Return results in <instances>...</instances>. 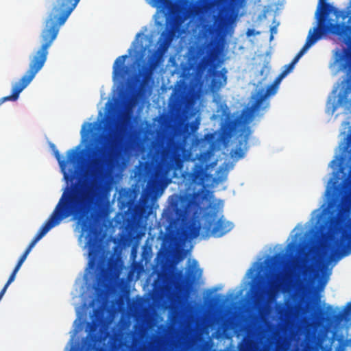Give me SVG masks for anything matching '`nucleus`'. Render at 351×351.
Returning a JSON list of instances; mask_svg holds the SVG:
<instances>
[{"label": "nucleus", "mask_w": 351, "mask_h": 351, "mask_svg": "<svg viewBox=\"0 0 351 351\" xmlns=\"http://www.w3.org/2000/svg\"><path fill=\"white\" fill-rule=\"evenodd\" d=\"M67 185L48 219L33 239L40 240L63 219L73 217L82 233L88 232V268L98 269L101 258V239L93 229L97 208L108 193L106 181L122 180L123 177H63Z\"/></svg>", "instance_id": "nucleus-1"}, {"label": "nucleus", "mask_w": 351, "mask_h": 351, "mask_svg": "<svg viewBox=\"0 0 351 351\" xmlns=\"http://www.w3.org/2000/svg\"><path fill=\"white\" fill-rule=\"evenodd\" d=\"M134 120L131 112H125L108 134L88 142L82 147L95 128V123H84L81 130V143L67 150L65 157L52 144L53 155L63 176H123L121 173L112 174L110 171L125 151Z\"/></svg>", "instance_id": "nucleus-2"}, {"label": "nucleus", "mask_w": 351, "mask_h": 351, "mask_svg": "<svg viewBox=\"0 0 351 351\" xmlns=\"http://www.w3.org/2000/svg\"><path fill=\"white\" fill-rule=\"evenodd\" d=\"M351 177H331L326 191L328 199V206L323 210L327 215L324 225L328 231L337 228L348 217V203L351 200ZM330 254L324 259L328 263L335 257L340 258L347 256L351 251V218L348 221V229L343 230L339 239L334 241L330 247Z\"/></svg>", "instance_id": "nucleus-3"}, {"label": "nucleus", "mask_w": 351, "mask_h": 351, "mask_svg": "<svg viewBox=\"0 0 351 351\" xmlns=\"http://www.w3.org/2000/svg\"><path fill=\"white\" fill-rule=\"evenodd\" d=\"M79 1L80 0H55L40 34V47L31 58L25 74L13 85L12 94L0 99V106L7 101H16L20 93L43 68L47 58L48 49L57 38L60 27L66 22Z\"/></svg>", "instance_id": "nucleus-4"}, {"label": "nucleus", "mask_w": 351, "mask_h": 351, "mask_svg": "<svg viewBox=\"0 0 351 351\" xmlns=\"http://www.w3.org/2000/svg\"><path fill=\"white\" fill-rule=\"evenodd\" d=\"M131 180H149L143 190L138 202L136 199L137 193L134 191H128L120 197L119 203L120 208L125 210L128 221L137 222L146 219L152 213L153 205L162 193L166 185L172 182L176 177H130ZM183 180L202 182L223 180L226 177H181Z\"/></svg>", "instance_id": "nucleus-5"}, {"label": "nucleus", "mask_w": 351, "mask_h": 351, "mask_svg": "<svg viewBox=\"0 0 351 351\" xmlns=\"http://www.w3.org/2000/svg\"><path fill=\"white\" fill-rule=\"evenodd\" d=\"M200 125V120L196 118L192 122L183 123L176 127L165 143L156 144L150 149L149 156L152 160H165L169 161L181 160L184 156L195 145L192 134L195 132Z\"/></svg>", "instance_id": "nucleus-6"}, {"label": "nucleus", "mask_w": 351, "mask_h": 351, "mask_svg": "<svg viewBox=\"0 0 351 351\" xmlns=\"http://www.w3.org/2000/svg\"><path fill=\"white\" fill-rule=\"evenodd\" d=\"M317 10V26L310 29L306 42L294 57L298 60L323 36L328 34L344 36L347 35L349 27L343 21L347 18L343 10H339L327 2H321Z\"/></svg>", "instance_id": "nucleus-7"}, {"label": "nucleus", "mask_w": 351, "mask_h": 351, "mask_svg": "<svg viewBox=\"0 0 351 351\" xmlns=\"http://www.w3.org/2000/svg\"><path fill=\"white\" fill-rule=\"evenodd\" d=\"M233 227L234 224L223 217L218 218L217 211L212 208L204 211L200 218L194 213L186 227V234L190 239H196L202 229L203 234L206 237L212 235L221 237L230 232Z\"/></svg>", "instance_id": "nucleus-8"}, {"label": "nucleus", "mask_w": 351, "mask_h": 351, "mask_svg": "<svg viewBox=\"0 0 351 351\" xmlns=\"http://www.w3.org/2000/svg\"><path fill=\"white\" fill-rule=\"evenodd\" d=\"M194 202L192 199L178 195H171L169 199V204L164 209L162 219L169 226L176 225L183 220L186 216L191 215Z\"/></svg>", "instance_id": "nucleus-9"}, {"label": "nucleus", "mask_w": 351, "mask_h": 351, "mask_svg": "<svg viewBox=\"0 0 351 351\" xmlns=\"http://www.w3.org/2000/svg\"><path fill=\"white\" fill-rule=\"evenodd\" d=\"M217 55L212 51L204 56L197 64V71L199 74L204 73L207 69V75L212 77L210 87L213 91H218L226 84L227 70L223 68L221 71H217V64L215 63Z\"/></svg>", "instance_id": "nucleus-10"}, {"label": "nucleus", "mask_w": 351, "mask_h": 351, "mask_svg": "<svg viewBox=\"0 0 351 351\" xmlns=\"http://www.w3.org/2000/svg\"><path fill=\"white\" fill-rule=\"evenodd\" d=\"M278 87L271 84L269 85L265 91L259 90L256 95H254L252 99L253 102L250 107H247L243 110L241 117L245 123L251 122L256 115L259 114L269 107V103L267 101V98L269 96L274 95L278 90Z\"/></svg>", "instance_id": "nucleus-11"}, {"label": "nucleus", "mask_w": 351, "mask_h": 351, "mask_svg": "<svg viewBox=\"0 0 351 351\" xmlns=\"http://www.w3.org/2000/svg\"><path fill=\"white\" fill-rule=\"evenodd\" d=\"M158 60L156 55L149 57L147 64L139 70L136 77V82L138 84L137 90L143 89L152 80L154 71L158 66Z\"/></svg>", "instance_id": "nucleus-12"}, {"label": "nucleus", "mask_w": 351, "mask_h": 351, "mask_svg": "<svg viewBox=\"0 0 351 351\" xmlns=\"http://www.w3.org/2000/svg\"><path fill=\"white\" fill-rule=\"evenodd\" d=\"M252 298L254 305L262 309L266 302V297L268 294V288L265 285H258L252 287Z\"/></svg>", "instance_id": "nucleus-13"}, {"label": "nucleus", "mask_w": 351, "mask_h": 351, "mask_svg": "<svg viewBox=\"0 0 351 351\" xmlns=\"http://www.w3.org/2000/svg\"><path fill=\"white\" fill-rule=\"evenodd\" d=\"M128 55L119 56L113 64V77L116 80H123L129 73V69L125 65Z\"/></svg>", "instance_id": "nucleus-14"}, {"label": "nucleus", "mask_w": 351, "mask_h": 351, "mask_svg": "<svg viewBox=\"0 0 351 351\" xmlns=\"http://www.w3.org/2000/svg\"><path fill=\"white\" fill-rule=\"evenodd\" d=\"M185 104V96L182 92L174 91L170 99V106L173 110H180Z\"/></svg>", "instance_id": "nucleus-15"}, {"label": "nucleus", "mask_w": 351, "mask_h": 351, "mask_svg": "<svg viewBox=\"0 0 351 351\" xmlns=\"http://www.w3.org/2000/svg\"><path fill=\"white\" fill-rule=\"evenodd\" d=\"M286 255L282 253L276 254L272 258L268 260L267 265L271 269L281 267L285 261Z\"/></svg>", "instance_id": "nucleus-16"}, {"label": "nucleus", "mask_w": 351, "mask_h": 351, "mask_svg": "<svg viewBox=\"0 0 351 351\" xmlns=\"http://www.w3.org/2000/svg\"><path fill=\"white\" fill-rule=\"evenodd\" d=\"M328 309H330L332 311L330 312L326 317L327 322L331 324H339L343 321L344 314L342 312H336V311L332 309L331 306H329Z\"/></svg>", "instance_id": "nucleus-17"}, {"label": "nucleus", "mask_w": 351, "mask_h": 351, "mask_svg": "<svg viewBox=\"0 0 351 351\" xmlns=\"http://www.w3.org/2000/svg\"><path fill=\"white\" fill-rule=\"evenodd\" d=\"M348 49L344 51V60L345 62L343 64V67L345 69L351 70V38H349L347 43Z\"/></svg>", "instance_id": "nucleus-18"}, {"label": "nucleus", "mask_w": 351, "mask_h": 351, "mask_svg": "<svg viewBox=\"0 0 351 351\" xmlns=\"http://www.w3.org/2000/svg\"><path fill=\"white\" fill-rule=\"evenodd\" d=\"M234 122L233 121H226L222 125V132L225 135L229 136L234 129Z\"/></svg>", "instance_id": "nucleus-19"}, {"label": "nucleus", "mask_w": 351, "mask_h": 351, "mask_svg": "<svg viewBox=\"0 0 351 351\" xmlns=\"http://www.w3.org/2000/svg\"><path fill=\"white\" fill-rule=\"evenodd\" d=\"M243 143V141H239V145L237 146V147L234 150V156L236 157H238L239 158L243 157L244 154H245L244 150L241 148Z\"/></svg>", "instance_id": "nucleus-20"}, {"label": "nucleus", "mask_w": 351, "mask_h": 351, "mask_svg": "<svg viewBox=\"0 0 351 351\" xmlns=\"http://www.w3.org/2000/svg\"><path fill=\"white\" fill-rule=\"evenodd\" d=\"M28 253H26V252L25 251L23 254L21 256V257L19 258L16 266H15V268H16V269H20V267H21V265H23V263H24V261L26 260L27 258V256H28Z\"/></svg>", "instance_id": "nucleus-21"}, {"label": "nucleus", "mask_w": 351, "mask_h": 351, "mask_svg": "<svg viewBox=\"0 0 351 351\" xmlns=\"http://www.w3.org/2000/svg\"><path fill=\"white\" fill-rule=\"evenodd\" d=\"M294 68V66L292 64H288L285 66V69L282 71L281 73L286 77Z\"/></svg>", "instance_id": "nucleus-22"}, {"label": "nucleus", "mask_w": 351, "mask_h": 351, "mask_svg": "<svg viewBox=\"0 0 351 351\" xmlns=\"http://www.w3.org/2000/svg\"><path fill=\"white\" fill-rule=\"evenodd\" d=\"M180 176H212V175L210 174V173H208L206 172L199 171V172H193V173H186V172H184V173H182Z\"/></svg>", "instance_id": "nucleus-23"}, {"label": "nucleus", "mask_w": 351, "mask_h": 351, "mask_svg": "<svg viewBox=\"0 0 351 351\" xmlns=\"http://www.w3.org/2000/svg\"><path fill=\"white\" fill-rule=\"evenodd\" d=\"M220 108H221V114L219 115L221 117H228L229 116V112H228V108L226 104H221L220 105Z\"/></svg>", "instance_id": "nucleus-24"}, {"label": "nucleus", "mask_w": 351, "mask_h": 351, "mask_svg": "<svg viewBox=\"0 0 351 351\" xmlns=\"http://www.w3.org/2000/svg\"><path fill=\"white\" fill-rule=\"evenodd\" d=\"M18 271H19V269H16V268L14 267V269L12 271V274H10L7 282L5 283L7 285V286H9L14 280Z\"/></svg>", "instance_id": "nucleus-25"}, {"label": "nucleus", "mask_w": 351, "mask_h": 351, "mask_svg": "<svg viewBox=\"0 0 351 351\" xmlns=\"http://www.w3.org/2000/svg\"><path fill=\"white\" fill-rule=\"evenodd\" d=\"M134 176H168L167 173H141L135 172Z\"/></svg>", "instance_id": "nucleus-26"}, {"label": "nucleus", "mask_w": 351, "mask_h": 351, "mask_svg": "<svg viewBox=\"0 0 351 351\" xmlns=\"http://www.w3.org/2000/svg\"><path fill=\"white\" fill-rule=\"evenodd\" d=\"M284 77H285L280 73L278 75V77L274 80L272 84L278 88L279 84Z\"/></svg>", "instance_id": "nucleus-27"}, {"label": "nucleus", "mask_w": 351, "mask_h": 351, "mask_svg": "<svg viewBox=\"0 0 351 351\" xmlns=\"http://www.w3.org/2000/svg\"><path fill=\"white\" fill-rule=\"evenodd\" d=\"M239 351H250V349L247 345L241 344L239 347Z\"/></svg>", "instance_id": "nucleus-28"}, {"label": "nucleus", "mask_w": 351, "mask_h": 351, "mask_svg": "<svg viewBox=\"0 0 351 351\" xmlns=\"http://www.w3.org/2000/svg\"><path fill=\"white\" fill-rule=\"evenodd\" d=\"M34 245H35L33 243L30 242L29 244L28 245L27 247L25 250L26 252V253L29 254V252H31L32 249L34 247Z\"/></svg>", "instance_id": "nucleus-29"}, {"label": "nucleus", "mask_w": 351, "mask_h": 351, "mask_svg": "<svg viewBox=\"0 0 351 351\" xmlns=\"http://www.w3.org/2000/svg\"><path fill=\"white\" fill-rule=\"evenodd\" d=\"M8 287L9 286H7L6 284L4 285V287H3L1 291H0V298H3V296L5 294V291H6V290H7Z\"/></svg>", "instance_id": "nucleus-30"}, {"label": "nucleus", "mask_w": 351, "mask_h": 351, "mask_svg": "<svg viewBox=\"0 0 351 351\" xmlns=\"http://www.w3.org/2000/svg\"><path fill=\"white\" fill-rule=\"evenodd\" d=\"M247 35L248 36H252V35H255V31L254 29H249L247 32Z\"/></svg>", "instance_id": "nucleus-31"}, {"label": "nucleus", "mask_w": 351, "mask_h": 351, "mask_svg": "<svg viewBox=\"0 0 351 351\" xmlns=\"http://www.w3.org/2000/svg\"><path fill=\"white\" fill-rule=\"evenodd\" d=\"M345 311L347 312L351 311V301L350 302L347 303V304L345 307Z\"/></svg>", "instance_id": "nucleus-32"}, {"label": "nucleus", "mask_w": 351, "mask_h": 351, "mask_svg": "<svg viewBox=\"0 0 351 351\" xmlns=\"http://www.w3.org/2000/svg\"><path fill=\"white\" fill-rule=\"evenodd\" d=\"M306 338L308 339H309L310 338L315 339V333L310 334V333L308 332L307 335H306Z\"/></svg>", "instance_id": "nucleus-33"}, {"label": "nucleus", "mask_w": 351, "mask_h": 351, "mask_svg": "<svg viewBox=\"0 0 351 351\" xmlns=\"http://www.w3.org/2000/svg\"><path fill=\"white\" fill-rule=\"evenodd\" d=\"M298 62V60L295 58H293V59L291 60V62H290V64H292V65H293L295 66V64Z\"/></svg>", "instance_id": "nucleus-34"}, {"label": "nucleus", "mask_w": 351, "mask_h": 351, "mask_svg": "<svg viewBox=\"0 0 351 351\" xmlns=\"http://www.w3.org/2000/svg\"><path fill=\"white\" fill-rule=\"evenodd\" d=\"M288 249H295V246L294 245V244L293 243H290L288 246H287Z\"/></svg>", "instance_id": "nucleus-35"}, {"label": "nucleus", "mask_w": 351, "mask_h": 351, "mask_svg": "<svg viewBox=\"0 0 351 351\" xmlns=\"http://www.w3.org/2000/svg\"><path fill=\"white\" fill-rule=\"evenodd\" d=\"M88 326L90 331L93 330V328H95V326L90 323H88Z\"/></svg>", "instance_id": "nucleus-36"}, {"label": "nucleus", "mask_w": 351, "mask_h": 351, "mask_svg": "<svg viewBox=\"0 0 351 351\" xmlns=\"http://www.w3.org/2000/svg\"><path fill=\"white\" fill-rule=\"evenodd\" d=\"M343 96H340L339 99H338V102L341 104L343 103Z\"/></svg>", "instance_id": "nucleus-37"}, {"label": "nucleus", "mask_w": 351, "mask_h": 351, "mask_svg": "<svg viewBox=\"0 0 351 351\" xmlns=\"http://www.w3.org/2000/svg\"><path fill=\"white\" fill-rule=\"evenodd\" d=\"M94 314H95V315H96V316H97V315H99V309H95V310H94Z\"/></svg>", "instance_id": "nucleus-38"}, {"label": "nucleus", "mask_w": 351, "mask_h": 351, "mask_svg": "<svg viewBox=\"0 0 351 351\" xmlns=\"http://www.w3.org/2000/svg\"><path fill=\"white\" fill-rule=\"evenodd\" d=\"M275 30H276V27H271V33H272L274 31H275Z\"/></svg>", "instance_id": "nucleus-39"}, {"label": "nucleus", "mask_w": 351, "mask_h": 351, "mask_svg": "<svg viewBox=\"0 0 351 351\" xmlns=\"http://www.w3.org/2000/svg\"><path fill=\"white\" fill-rule=\"evenodd\" d=\"M32 243H33L34 245H36V243L38 242V241H36L34 239H32Z\"/></svg>", "instance_id": "nucleus-40"}, {"label": "nucleus", "mask_w": 351, "mask_h": 351, "mask_svg": "<svg viewBox=\"0 0 351 351\" xmlns=\"http://www.w3.org/2000/svg\"><path fill=\"white\" fill-rule=\"evenodd\" d=\"M172 176H178V174L176 172H173Z\"/></svg>", "instance_id": "nucleus-41"}, {"label": "nucleus", "mask_w": 351, "mask_h": 351, "mask_svg": "<svg viewBox=\"0 0 351 351\" xmlns=\"http://www.w3.org/2000/svg\"><path fill=\"white\" fill-rule=\"evenodd\" d=\"M1 300V298H0V300Z\"/></svg>", "instance_id": "nucleus-42"}, {"label": "nucleus", "mask_w": 351, "mask_h": 351, "mask_svg": "<svg viewBox=\"0 0 351 351\" xmlns=\"http://www.w3.org/2000/svg\"><path fill=\"white\" fill-rule=\"evenodd\" d=\"M1 300V298H0V300Z\"/></svg>", "instance_id": "nucleus-43"}]
</instances>
